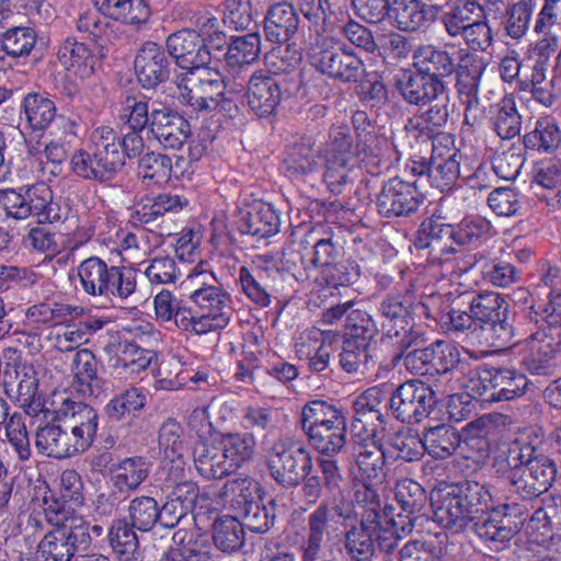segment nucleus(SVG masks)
I'll use <instances>...</instances> for the list:
<instances>
[{"label":"nucleus","instance_id":"obj_1","mask_svg":"<svg viewBox=\"0 0 561 561\" xmlns=\"http://www.w3.org/2000/svg\"><path fill=\"white\" fill-rule=\"evenodd\" d=\"M543 440L535 428H527L512 439L504 456L493 460V468L506 482L508 491L523 501L548 492L557 477L556 462L542 450Z\"/></svg>","mask_w":561,"mask_h":561},{"label":"nucleus","instance_id":"obj_2","mask_svg":"<svg viewBox=\"0 0 561 561\" xmlns=\"http://www.w3.org/2000/svg\"><path fill=\"white\" fill-rule=\"evenodd\" d=\"M215 276L206 262L199 261L187 274L182 286L188 291L194 310L183 317L180 329L195 334H207L225 328L230 320L228 297L214 285Z\"/></svg>","mask_w":561,"mask_h":561},{"label":"nucleus","instance_id":"obj_3","mask_svg":"<svg viewBox=\"0 0 561 561\" xmlns=\"http://www.w3.org/2000/svg\"><path fill=\"white\" fill-rule=\"evenodd\" d=\"M431 505L438 525L453 534H461L491 507V493L474 481L446 484L432 491Z\"/></svg>","mask_w":561,"mask_h":561},{"label":"nucleus","instance_id":"obj_4","mask_svg":"<svg viewBox=\"0 0 561 561\" xmlns=\"http://www.w3.org/2000/svg\"><path fill=\"white\" fill-rule=\"evenodd\" d=\"M88 512V507H61L57 502L44 507L46 519L55 528L38 543V558L42 561H70L78 549H85L90 543L85 520Z\"/></svg>","mask_w":561,"mask_h":561},{"label":"nucleus","instance_id":"obj_5","mask_svg":"<svg viewBox=\"0 0 561 561\" xmlns=\"http://www.w3.org/2000/svg\"><path fill=\"white\" fill-rule=\"evenodd\" d=\"M178 90L180 102L195 112L209 113L219 106L230 111V106H227L229 103H234L237 108L244 105L242 80L228 79L224 82L218 71L206 66L197 71L186 72L178 84Z\"/></svg>","mask_w":561,"mask_h":561},{"label":"nucleus","instance_id":"obj_6","mask_svg":"<svg viewBox=\"0 0 561 561\" xmlns=\"http://www.w3.org/2000/svg\"><path fill=\"white\" fill-rule=\"evenodd\" d=\"M300 422L310 445L319 455L337 456L345 450L347 421L336 405L323 400L311 401L304 407Z\"/></svg>","mask_w":561,"mask_h":561},{"label":"nucleus","instance_id":"obj_7","mask_svg":"<svg viewBox=\"0 0 561 561\" xmlns=\"http://www.w3.org/2000/svg\"><path fill=\"white\" fill-rule=\"evenodd\" d=\"M0 207L7 216L18 220L33 217L38 224H56L68 218V206L54 198L51 188L44 182L19 190L0 191Z\"/></svg>","mask_w":561,"mask_h":561},{"label":"nucleus","instance_id":"obj_8","mask_svg":"<svg viewBox=\"0 0 561 561\" xmlns=\"http://www.w3.org/2000/svg\"><path fill=\"white\" fill-rule=\"evenodd\" d=\"M468 304L471 317L478 322L480 345L508 347L515 337H520V330L514 324L515 319L511 316L510 306L500 294H476Z\"/></svg>","mask_w":561,"mask_h":561},{"label":"nucleus","instance_id":"obj_9","mask_svg":"<svg viewBox=\"0 0 561 561\" xmlns=\"http://www.w3.org/2000/svg\"><path fill=\"white\" fill-rule=\"evenodd\" d=\"M309 57L319 72L343 83H357L366 72L362 58L333 36L321 37L310 49Z\"/></svg>","mask_w":561,"mask_h":561},{"label":"nucleus","instance_id":"obj_10","mask_svg":"<svg viewBox=\"0 0 561 561\" xmlns=\"http://www.w3.org/2000/svg\"><path fill=\"white\" fill-rule=\"evenodd\" d=\"M77 274L83 291L91 296L125 299L136 289L134 271L108 266L96 256L83 260L77 267Z\"/></svg>","mask_w":561,"mask_h":561},{"label":"nucleus","instance_id":"obj_11","mask_svg":"<svg viewBox=\"0 0 561 561\" xmlns=\"http://www.w3.org/2000/svg\"><path fill=\"white\" fill-rule=\"evenodd\" d=\"M411 306L408 295L392 293L383 297L378 307L382 335L397 348L396 357L422 340V333L411 317Z\"/></svg>","mask_w":561,"mask_h":561},{"label":"nucleus","instance_id":"obj_12","mask_svg":"<svg viewBox=\"0 0 561 561\" xmlns=\"http://www.w3.org/2000/svg\"><path fill=\"white\" fill-rule=\"evenodd\" d=\"M268 468L278 484L295 488L311 473L312 457L304 442L285 437L274 443L268 456Z\"/></svg>","mask_w":561,"mask_h":561},{"label":"nucleus","instance_id":"obj_13","mask_svg":"<svg viewBox=\"0 0 561 561\" xmlns=\"http://www.w3.org/2000/svg\"><path fill=\"white\" fill-rule=\"evenodd\" d=\"M461 152L455 148L449 134H439L433 139L431 158L414 161L412 173L427 176L431 184L440 191L449 188L460 176Z\"/></svg>","mask_w":561,"mask_h":561},{"label":"nucleus","instance_id":"obj_14","mask_svg":"<svg viewBox=\"0 0 561 561\" xmlns=\"http://www.w3.org/2000/svg\"><path fill=\"white\" fill-rule=\"evenodd\" d=\"M524 344L527 354L523 365L531 375L551 376L554 369L556 354L561 351V328L545 321L538 330L528 336L520 332L510 346Z\"/></svg>","mask_w":561,"mask_h":561},{"label":"nucleus","instance_id":"obj_15","mask_svg":"<svg viewBox=\"0 0 561 561\" xmlns=\"http://www.w3.org/2000/svg\"><path fill=\"white\" fill-rule=\"evenodd\" d=\"M435 391L419 379L399 385L387 407L392 416L407 424H416L426 419L436 408Z\"/></svg>","mask_w":561,"mask_h":561},{"label":"nucleus","instance_id":"obj_16","mask_svg":"<svg viewBox=\"0 0 561 561\" xmlns=\"http://www.w3.org/2000/svg\"><path fill=\"white\" fill-rule=\"evenodd\" d=\"M57 130H48L33 144L30 140V153L36 159L39 172L44 180L58 176L62 170V163L67 159L65 140L75 135V123L65 116H59L55 122Z\"/></svg>","mask_w":561,"mask_h":561},{"label":"nucleus","instance_id":"obj_17","mask_svg":"<svg viewBox=\"0 0 561 561\" xmlns=\"http://www.w3.org/2000/svg\"><path fill=\"white\" fill-rule=\"evenodd\" d=\"M424 194L414 182L400 178L389 179L376 196V209L387 219L411 217L423 205Z\"/></svg>","mask_w":561,"mask_h":561},{"label":"nucleus","instance_id":"obj_18","mask_svg":"<svg viewBox=\"0 0 561 561\" xmlns=\"http://www.w3.org/2000/svg\"><path fill=\"white\" fill-rule=\"evenodd\" d=\"M456 229L439 219H426L422 222L414 241L416 249L428 250L427 260L434 265H450V273L455 272L454 261L457 249Z\"/></svg>","mask_w":561,"mask_h":561},{"label":"nucleus","instance_id":"obj_19","mask_svg":"<svg viewBox=\"0 0 561 561\" xmlns=\"http://www.w3.org/2000/svg\"><path fill=\"white\" fill-rule=\"evenodd\" d=\"M148 476V465L139 457L125 458L110 469V481L114 490L111 494L98 495V508L111 512L122 495L136 490Z\"/></svg>","mask_w":561,"mask_h":561},{"label":"nucleus","instance_id":"obj_20","mask_svg":"<svg viewBox=\"0 0 561 561\" xmlns=\"http://www.w3.org/2000/svg\"><path fill=\"white\" fill-rule=\"evenodd\" d=\"M345 517L336 499L323 500L308 516L307 537L300 547L301 561H318L330 527L336 523V518Z\"/></svg>","mask_w":561,"mask_h":561},{"label":"nucleus","instance_id":"obj_21","mask_svg":"<svg viewBox=\"0 0 561 561\" xmlns=\"http://www.w3.org/2000/svg\"><path fill=\"white\" fill-rule=\"evenodd\" d=\"M60 421L65 430L70 432L69 436L78 454L91 446L99 426V417L94 409L82 402L65 401L60 411Z\"/></svg>","mask_w":561,"mask_h":561},{"label":"nucleus","instance_id":"obj_22","mask_svg":"<svg viewBox=\"0 0 561 561\" xmlns=\"http://www.w3.org/2000/svg\"><path fill=\"white\" fill-rule=\"evenodd\" d=\"M478 538L491 549L502 550L519 533L518 523L492 506L472 524Z\"/></svg>","mask_w":561,"mask_h":561},{"label":"nucleus","instance_id":"obj_23","mask_svg":"<svg viewBox=\"0 0 561 561\" xmlns=\"http://www.w3.org/2000/svg\"><path fill=\"white\" fill-rule=\"evenodd\" d=\"M167 47L176 65L187 72L204 68L210 60L208 49L192 30H182L170 35Z\"/></svg>","mask_w":561,"mask_h":561},{"label":"nucleus","instance_id":"obj_24","mask_svg":"<svg viewBox=\"0 0 561 561\" xmlns=\"http://www.w3.org/2000/svg\"><path fill=\"white\" fill-rule=\"evenodd\" d=\"M150 130L164 148L180 149L191 134V126L183 116L160 105L151 108Z\"/></svg>","mask_w":561,"mask_h":561},{"label":"nucleus","instance_id":"obj_25","mask_svg":"<svg viewBox=\"0 0 561 561\" xmlns=\"http://www.w3.org/2000/svg\"><path fill=\"white\" fill-rule=\"evenodd\" d=\"M134 67L139 83L146 89L156 88L169 76L167 55L154 42H146L140 47L135 57Z\"/></svg>","mask_w":561,"mask_h":561},{"label":"nucleus","instance_id":"obj_26","mask_svg":"<svg viewBox=\"0 0 561 561\" xmlns=\"http://www.w3.org/2000/svg\"><path fill=\"white\" fill-rule=\"evenodd\" d=\"M245 447L242 450L227 448L219 454L215 448H209L201 442L195 447V463L201 472L215 478H221L241 468L245 463Z\"/></svg>","mask_w":561,"mask_h":561},{"label":"nucleus","instance_id":"obj_27","mask_svg":"<svg viewBox=\"0 0 561 561\" xmlns=\"http://www.w3.org/2000/svg\"><path fill=\"white\" fill-rule=\"evenodd\" d=\"M388 19L393 27L404 33H416L434 21L432 9L420 0H391Z\"/></svg>","mask_w":561,"mask_h":561},{"label":"nucleus","instance_id":"obj_28","mask_svg":"<svg viewBox=\"0 0 561 561\" xmlns=\"http://www.w3.org/2000/svg\"><path fill=\"white\" fill-rule=\"evenodd\" d=\"M413 67L438 84H447L446 78L454 75L456 59L453 54L432 44L421 45L413 51Z\"/></svg>","mask_w":561,"mask_h":561},{"label":"nucleus","instance_id":"obj_29","mask_svg":"<svg viewBox=\"0 0 561 561\" xmlns=\"http://www.w3.org/2000/svg\"><path fill=\"white\" fill-rule=\"evenodd\" d=\"M280 101V90L275 78L268 71L260 70L248 82V105L259 117L275 112Z\"/></svg>","mask_w":561,"mask_h":561},{"label":"nucleus","instance_id":"obj_30","mask_svg":"<svg viewBox=\"0 0 561 561\" xmlns=\"http://www.w3.org/2000/svg\"><path fill=\"white\" fill-rule=\"evenodd\" d=\"M316 137L308 134H302L293 140L287 146L283 160L287 172L306 175L317 171L320 167L321 150L316 148Z\"/></svg>","mask_w":561,"mask_h":561},{"label":"nucleus","instance_id":"obj_31","mask_svg":"<svg viewBox=\"0 0 561 561\" xmlns=\"http://www.w3.org/2000/svg\"><path fill=\"white\" fill-rule=\"evenodd\" d=\"M90 150H93L94 159H99L102 165L113 178L124 165V152L122 151L121 137L110 126L95 128L90 136Z\"/></svg>","mask_w":561,"mask_h":561},{"label":"nucleus","instance_id":"obj_32","mask_svg":"<svg viewBox=\"0 0 561 561\" xmlns=\"http://www.w3.org/2000/svg\"><path fill=\"white\" fill-rule=\"evenodd\" d=\"M381 527L373 511L362 514L358 526H353L345 536V549L355 561H368L375 552V535Z\"/></svg>","mask_w":561,"mask_h":561},{"label":"nucleus","instance_id":"obj_33","mask_svg":"<svg viewBox=\"0 0 561 561\" xmlns=\"http://www.w3.org/2000/svg\"><path fill=\"white\" fill-rule=\"evenodd\" d=\"M58 59L64 68L75 77H91L98 65V54L87 44L67 38L58 49Z\"/></svg>","mask_w":561,"mask_h":561},{"label":"nucleus","instance_id":"obj_34","mask_svg":"<svg viewBox=\"0 0 561 561\" xmlns=\"http://www.w3.org/2000/svg\"><path fill=\"white\" fill-rule=\"evenodd\" d=\"M397 88L402 99L412 105L431 103L447 91V84H438L419 70L403 73Z\"/></svg>","mask_w":561,"mask_h":561},{"label":"nucleus","instance_id":"obj_35","mask_svg":"<svg viewBox=\"0 0 561 561\" xmlns=\"http://www.w3.org/2000/svg\"><path fill=\"white\" fill-rule=\"evenodd\" d=\"M104 321L100 319L80 320L76 322H57L51 331V337L55 346L61 352L72 351L73 348L87 343L91 335L102 329Z\"/></svg>","mask_w":561,"mask_h":561},{"label":"nucleus","instance_id":"obj_36","mask_svg":"<svg viewBox=\"0 0 561 561\" xmlns=\"http://www.w3.org/2000/svg\"><path fill=\"white\" fill-rule=\"evenodd\" d=\"M264 21L267 38L276 43L289 41L299 26V15L294 5L288 2H279L271 7Z\"/></svg>","mask_w":561,"mask_h":561},{"label":"nucleus","instance_id":"obj_37","mask_svg":"<svg viewBox=\"0 0 561 561\" xmlns=\"http://www.w3.org/2000/svg\"><path fill=\"white\" fill-rule=\"evenodd\" d=\"M99 11L122 23L140 26L150 19L151 11L145 0H92Z\"/></svg>","mask_w":561,"mask_h":561},{"label":"nucleus","instance_id":"obj_38","mask_svg":"<svg viewBox=\"0 0 561 561\" xmlns=\"http://www.w3.org/2000/svg\"><path fill=\"white\" fill-rule=\"evenodd\" d=\"M37 450L48 457L66 458L78 454L64 424H47L35 436Z\"/></svg>","mask_w":561,"mask_h":561},{"label":"nucleus","instance_id":"obj_39","mask_svg":"<svg viewBox=\"0 0 561 561\" xmlns=\"http://www.w3.org/2000/svg\"><path fill=\"white\" fill-rule=\"evenodd\" d=\"M461 435L451 425L439 424L425 430L423 447L434 459H447L460 447Z\"/></svg>","mask_w":561,"mask_h":561},{"label":"nucleus","instance_id":"obj_40","mask_svg":"<svg viewBox=\"0 0 561 561\" xmlns=\"http://www.w3.org/2000/svg\"><path fill=\"white\" fill-rule=\"evenodd\" d=\"M394 499L401 510L407 513L408 525L401 527L403 534L411 533L413 520L411 516L421 513L427 504L428 497L424 488L412 479H402L394 488Z\"/></svg>","mask_w":561,"mask_h":561},{"label":"nucleus","instance_id":"obj_41","mask_svg":"<svg viewBox=\"0 0 561 561\" xmlns=\"http://www.w3.org/2000/svg\"><path fill=\"white\" fill-rule=\"evenodd\" d=\"M489 380H493L492 399L495 402L510 401L525 393L527 388V378L522 373L510 367H493V375Z\"/></svg>","mask_w":561,"mask_h":561},{"label":"nucleus","instance_id":"obj_42","mask_svg":"<svg viewBox=\"0 0 561 561\" xmlns=\"http://www.w3.org/2000/svg\"><path fill=\"white\" fill-rule=\"evenodd\" d=\"M353 456L362 477L379 482L385 476V451L375 442L353 447Z\"/></svg>","mask_w":561,"mask_h":561},{"label":"nucleus","instance_id":"obj_43","mask_svg":"<svg viewBox=\"0 0 561 561\" xmlns=\"http://www.w3.org/2000/svg\"><path fill=\"white\" fill-rule=\"evenodd\" d=\"M24 114L27 123L33 129H46L51 123L49 130H57L55 122L56 116L55 103L47 96L39 93H28L23 101Z\"/></svg>","mask_w":561,"mask_h":561},{"label":"nucleus","instance_id":"obj_44","mask_svg":"<svg viewBox=\"0 0 561 561\" xmlns=\"http://www.w3.org/2000/svg\"><path fill=\"white\" fill-rule=\"evenodd\" d=\"M15 377L18 400L27 414H36L42 408L36 369L32 365L21 364L15 369Z\"/></svg>","mask_w":561,"mask_h":561},{"label":"nucleus","instance_id":"obj_45","mask_svg":"<svg viewBox=\"0 0 561 561\" xmlns=\"http://www.w3.org/2000/svg\"><path fill=\"white\" fill-rule=\"evenodd\" d=\"M279 218L271 204L248 202V234L267 238L278 231Z\"/></svg>","mask_w":561,"mask_h":561},{"label":"nucleus","instance_id":"obj_46","mask_svg":"<svg viewBox=\"0 0 561 561\" xmlns=\"http://www.w3.org/2000/svg\"><path fill=\"white\" fill-rule=\"evenodd\" d=\"M483 16L482 7L476 1H463L449 8L445 11L439 21L444 26L445 32L453 38L459 37L469 26L473 18Z\"/></svg>","mask_w":561,"mask_h":561},{"label":"nucleus","instance_id":"obj_47","mask_svg":"<svg viewBox=\"0 0 561 561\" xmlns=\"http://www.w3.org/2000/svg\"><path fill=\"white\" fill-rule=\"evenodd\" d=\"M71 373L80 391L89 396H98V365L93 353L87 348L79 350L71 362Z\"/></svg>","mask_w":561,"mask_h":561},{"label":"nucleus","instance_id":"obj_48","mask_svg":"<svg viewBox=\"0 0 561 561\" xmlns=\"http://www.w3.org/2000/svg\"><path fill=\"white\" fill-rule=\"evenodd\" d=\"M244 526L233 516L219 517L213 527L215 546L222 552H233L244 542Z\"/></svg>","mask_w":561,"mask_h":561},{"label":"nucleus","instance_id":"obj_49","mask_svg":"<svg viewBox=\"0 0 561 561\" xmlns=\"http://www.w3.org/2000/svg\"><path fill=\"white\" fill-rule=\"evenodd\" d=\"M256 493V500H248V530L252 533H266L273 525L275 514L272 505L273 501L264 502L261 494L262 490L256 481L249 482L248 490Z\"/></svg>","mask_w":561,"mask_h":561},{"label":"nucleus","instance_id":"obj_50","mask_svg":"<svg viewBox=\"0 0 561 561\" xmlns=\"http://www.w3.org/2000/svg\"><path fill=\"white\" fill-rule=\"evenodd\" d=\"M323 154L354 160L356 156L363 154V152H359L357 141L354 140L351 128L345 124H334L329 129Z\"/></svg>","mask_w":561,"mask_h":561},{"label":"nucleus","instance_id":"obj_51","mask_svg":"<svg viewBox=\"0 0 561 561\" xmlns=\"http://www.w3.org/2000/svg\"><path fill=\"white\" fill-rule=\"evenodd\" d=\"M172 174L171 158L156 152H148L140 158L138 175L147 185H162L169 182Z\"/></svg>","mask_w":561,"mask_h":561},{"label":"nucleus","instance_id":"obj_52","mask_svg":"<svg viewBox=\"0 0 561 561\" xmlns=\"http://www.w3.org/2000/svg\"><path fill=\"white\" fill-rule=\"evenodd\" d=\"M344 340L363 345H371V341L378 332L371 316L360 309L351 310L345 319Z\"/></svg>","mask_w":561,"mask_h":561},{"label":"nucleus","instance_id":"obj_53","mask_svg":"<svg viewBox=\"0 0 561 561\" xmlns=\"http://www.w3.org/2000/svg\"><path fill=\"white\" fill-rule=\"evenodd\" d=\"M370 346L343 340L342 351L339 355L342 369L350 374L360 375L369 370L375 364Z\"/></svg>","mask_w":561,"mask_h":561},{"label":"nucleus","instance_id":"obj_54","mask_svg":"<svg viewBox=\"0 0 561 561\" xmlns=\"http://www.w3.org/2000/svg\"><path fill=\"white\" fill-rule=\"evenodd\" d=\"M351 121L359 152H363L365 157L377 156L380 149V139L368 114L365 111H355Z\"/></svg>","mask_w":561,"mask_h":561},{"label":"nucleus","instance_id":"obj_55","mask_svg":"<svg viewBox=\"0 0 561 561\" xmlns=\"http://www.w3.org/2000/svg\"><path fill=\"white\" fill-rule=\"evenodd\" d=\"M382 391L378 388H370L353 402V416L356 422L374 426L375 422L380 425L386 423L385 415L379 409Z\"/></svg>","mask_w":561,"mask_h":561},{"label":"nucleus","instance_id":"obj_56","mask_svg":"<svg viewBox=\"0 0 561 561\" xmlns=\"http://www.w3.org/2000/svg\"><path fill=\"white\" fill-rule=\"evenodd\" d=\"M533 524H542V536L561 540V495L550 496L545 507L538 508L531 516Z\"/></svg>","mask_w":561,"mask_h":561},{"label":"nucleus","instance_id":"obj_57","mask_svg":"<svg viewBox=\"0 0 561 561\" xmlns=\"http://www.w3.org/2000/svg\"><path fill=\"white\" fill-rule=\"evenodd\" d=\"M110 545L123 561H131L137 548L138 539L133 528L124 520H116L108 533Z\"/></svg>","mask_w":561,"mask_h":561},{"label":"nucleus","instance_id":"obj_58","mask_svg":"<svg viewBox=\"0 0 561 561\" xmlns=\"http://www.w3.org/2000/svg\"><path fill=\"white\" fill-rule=\"evenodd\" d=\"M128 512L133 527L140 531L150 530L159 519L158 503L150 496L134 499L129 504Z\"/></svg>","mask_w":561,"mask_h":561},{"label":"nucleus","instance_id":"obj_59","mask_svg":"<svg viewBox=\"0 0 561 561\" xmlns=\"http://www.w3.org/2000/svg\"><path fill=\"white\" fill-rule=\"evenodd\" d=\"M494 128L502 139H512L519 135L522 116L513 99H503L494 117Z\"/></svg>","mask_w":561,"mask_h":561},{"label":"nucleus","instance_id":"obj_60","mask_svg":"<svg viewBox=\"0 0 561 561\" xmlns=\"http://www.w3.org/2000/svg\"><path fill=\"white\" fill-rule=\"evenodd\" d=\"M324 172L323 181L333 194H341L350 182L352 161L342 158H333L323 154Z\"/></svg>","mask_w":561,"mask_h":561},{"label":"nucleus","instance_id":"obj_61","mask_svg":"<svg viewBox=\"0 0 561 561\" xmlns=\"http://www.w3.org/2000/svg\"><path fill=\"white\" fill-rule=\"evenodd\" d=\"M71 170L83 179L106 181L112 179L99 159H94L93 150H77L70 159Z\"/></svg>","mask_w":561,"mask_h":561},{"label":"nucleus","instance_id":"obj_62","mask_svg":"<svg viewBox=\"0 0 561 561\" xmlns=\"http://www.w3.org/2000/svg\"><path fill=\"white\" fill-rule=\"evenodd\" d=\"M36 43V34L30 27H13L2 36V47L13 57L27 56Z\"/></svg>","mask_w":561,"mask_h":561},{"label":"nucleus","instance_id":"obj_63","mask_svg":"<svg viewBox=\"0 0 561 561\" xmlns=\"http://www.w3.org/2000/svg\"><path fill=\"white\" fill-rule=\"evenodd\" d=\"M146 402V390L133 387L113 398L107 404V411L111 416L119 419L127 413L141 410Z\"/></svg>","mask_w":561,"mask_h":561},{"label":"nucleus","instance_id":"obj_64","mask_svg":"<svg viewBox=\"0 0 561 561\" xmlns=\"http://www.w3.org/2000/svg\"><path fill=\"white\" fill-rule=\"evenodd\" d=\"M211 551L203 537L170 549L159 561H210Z\"/></svg>","mask_w":561,"mask_h":561}]
</instances>
